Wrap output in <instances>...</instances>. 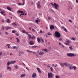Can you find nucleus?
Returning a JSON list of instances; mask_svg holds the SVG:
<instances>
[{
	"mask_svg": "<svg viewBox=\"0 0 78 78\" xmlns=\"http://www.w3.org/2000/svg\"><path fill=\"white\" fill-rule=\"evenodd\" d=\"M55 36L56 37L59 38L61 37V34L59 32L56 31L55 33Z\"/></svg>",
	"mask_w": 78,
	"mask_h": 78,
	"instance_id": "1",
	"label": "nucleus"
},
{
	"mask_svg": "<svg viewBox=\"0 0 78 78\" xmlns=\"http://www.w3.org/2000/svg\"><path fill=\"white\" fill-rule=\"evenodd\" d=\"M22 64L23 66H24V67H25V66H26V65H25V64H24V63H22Z\"/></svg>",
	"mask_w": 78,
	"mask_h": 78,
	"instance_id": "49",
	"label": "nucleus"
},
{
	"mask_svg": "<svg viewBox=\"0 0 78 78\" xmlns=\"http://www.w3.org/2000/svg\"><path fill=\"white\" fill-rule=\"evenodd\" d=\"M18 67H19V66H18V65H15L14 68L15 69H18Z\"/></svg>",
	"mask_w": 78,
	"mask_h": 78,
	"instance_id": "18",
	"label": "nucleus"
},
{
	"mask_svg": "<svg viewBox=\"0 0 78 78\" xmlns=\"http://www.w3.org/2000/svg\"><path fill=\"white\" fill-rule=\"evenodd\" d=\"M76 3H78V0H76Z\"/></svg>",
	"mask_w": 78,
	"mask_h": 78,
	"instance_id": "63",
	"label": "nucleus"
},
{
	"mask_svg": "<svg viewBox=\"0 0 78 78\" xmlns=\"http://www.w3.org/2000/svg\"><path fill=\"white\" fill-rule=\"evenodd\" d=\"M22 33H25V30H22Z\"/></svg>",
	"mask_w": 78,
	"mask_h": 78,
	"instance_id": "42",
	"label": "nucleus"
},
{
	"mask_svg": "<svg viewBox=\"0 0 78 78\" xmlns=\"http://www.w3.org/2000/svg\"><path fill=\"white\" fill-rule=\"evenodd\" d=\"M36 76V74L35 73H34L32 75V77L33 78H34L35 77V76Z\"/></svg>",
	"mask_w": 78,
	"mask_h": 78,
	"instance_id": "11",
	"label": "nucleus"
},
{
	"mask_svg": "<svg viewBox=\"0 0 78 78\" xmlns=\"http://www.w3.org/2000/svg\"><path fill=\"white\" fill-rule=\"evenodd\" d=\"M6 22L7 23H10V20H9V19H8L7 20Z\"/></svg>",
	"mask_w": 78,
	"mask_h": 78,
	"instance_id": "26",
	"label": "nucleus"
},
{
	"mask_svg": "<svg viewBox=\"0 0 78 78\" xmlns=\"http://www.w3.org/2000/svg\"><path fill=\"white\" fill-rule=\"evenodd\" d=\"M2 22L4 23L5 22V20H2Z\"/></svg>",
	"mask_w": 78,
	"mask_h": 78,
	"instance_id": "58",
	"label": "nucleus"
},
{
	"mask_svg": "<svg viewBox=\"0 0 78 78\" xmlns=\"http://www.w3.org/2000/svg\"><path fill=\"white\" fill-rule=\"evenodd\" d=\"M37 41L38 42H39L40 43V42H41V39L39 38V37H37Z\"/></svg>",
	"mask_w": 78,
	"mask_h": 78,
	"instance_id": "15",
	"label": "nucleus"
},
{
	"mask_svg": "<svg viewBox=\"0 0 78 78\" xmlns=\"http://www.w3.org/2000/svg\"><path fill=\"white\" fill-rule=\"evenodd\" d=\"M37 71H38L39 73H41V72L40 70V69H39V68H37Z\"/></svg>",
	"mask_w": 78,
	"mask_h": 78,
	"instance_id": "20",
	"label": "nucleus"
},
{
	"mask_svg": "<svg viewBox=\"0 0 78 78\" xmlns=\"http://www.w3.org/2000/svg\"><path fill=\"white\" fill-rule=\"evenodd\" d=\"M9 29H11V27H8L6 28V30H9Z\"/></svg>",
	"mask_w": 78,
	"mask_h": 78,
	"instance_id": "39",
	"label": "nucleus"
},
{
	"mask_svg": "<svg viewBox=\"0 0 78 78\" xmlns=\"http://www.w3.org/2000/svg\"><path fill=\"white\" fill-rule=\"evenodd\" d=\"M16 39L17 40V43H19L20 42V40H19V38H16Z\"/></svg>",
	"mask_w": 78,
	"mask_h": 78,
	"instance_id": "29",
	"label": "nucleus"
},
{
	"mask_svg": "<svg viewBox=\"0 0 78 78\" xmlns=\"http://www.w3.org/2000/svg\"><path fill=\"white\" fill-rule=\"evenodd\" d=\"M67 56H69V57H72V56H76V55L73 54V53H67Z\"/></svg>",
	"mask_w": 78,
	"mask_h": 78,
	"instance_id": "2",
	"label": "nucleus"
},
{
	"mask_svg": "<svg viewBox=\"0 0 78 78\" xmlns=\"http://www.w3.org/2000/svg\"><path fill=\"white\" fill-rule=\"evenodd\" d=\"M48 20H53V19H51V17H50V16H49L48 18Z\"/></svg>",
	"mask_w": 78,
	"mask_h": 78,
	"instance_id": "31",
	"label": "nucleus"
},
{
	"mask_svg": "<svg viewBox=\"0 0 78 78\" xmlns=\"http://www.w3.org/2000/svg\"><path fill=\"white\" fill-rule=\"evenodd\" d=\"M33 37H31V38L32 39H34V37H35L34 36V35H33Z\"/></svg>",
	"mask_w": 78,
	"mask_h": 78,
	"instance_id": "47",
	"label": "nucleus"
},
{
	"mask_svg": "<svg viewBox=\"0 0 78 78\" xmlns=\"http://www.w3.org/2000/svg\"><path fill=\"white\" fill-rule=\"evenodd\" d=\"M25 34H27V35H28V34H28V32H25Z\"/></svg>",
	"mask_w": 78,
	"mask_h": 78,
	"instance_id": "53",
	"label": "nucleus"
},
{
	"mask_svg": "<svg viewBox=\"0 0 78 78\" xmlns=\"http://www.w3.org/2000/svg\"><path fill=\"white\" fill-rule=\"evenodd\" d=\"M68 66L70 69H73V67H72V65L70 64H69Z\"/></svg>",
	"mask_w": 78,
	"mask_h": 78,
	"instance_id": "13",
	"label": "nucleus"
},
{
	"mask_svg": "<svg viewBox=\"0 0 78 78\" xmlns=\"http://www.w3.org/2000/svg\"><path fill=\"white\" fill-rule=\"evenodd\" d=\"M62 29H63V30H64V31H66V32H67V30L66 28L64 27H62Z\"/></svg>",
	"mask_w": 78,
	"mask_h": 78,
	"instance_id": "10",
	"label": "nucleus"
},
{
	"mask_svg": "<svg viewBox=\"0 0 78 78\" xmlns=\"http://www.w3.org/2000/svg\"><path fill=\"white\" fill-rule=\"evenodd\" d=\"M11 64V62L9 61L7 63V66H9Z\"/></svg>",
	"mask_w": 78,
	"mask_h": 78,
	"instance_id": "17",
	"label": "nucleus"
},
{
	"mask_svg": "<svg viewBox=\"0 0 78 78\" xmlns=\"http://www.w3.org/2000/svg\"><path fill=\"white\" fill-rule=\"evenodd\" d=\"M65 44L66 45H69V44L68 43H65Z\"/></svg>",
	"mask_w": 78,
	"mask_h": 78,
	"instance_id": "38",
	"label": "nucleus"
},
{
	"mask_svg": "<svg viewBox=\"0 0 78 78\" xmlns=\"http://www.w3.org/2000/svg\"><path fill=\"white\" fill-rule=\"evenodd\" d=\"M6 45L8 46V48H11V46H10V45L9 44H7Z\"/></svg>",
	"mask_w": 78,
	"mask_h": 78,
	"instance_id": "28",
	"label": "nucleus"
},
{
	"mask_svg": "<svg viewBox=\"0 0 78 78\" xmlns=\"http://www.w3.org/2000/svg\"><path fill=\"white\" fill-rule=\"evenodd\" d=\"M57 66H58V65H55V66H54L55 67V68H56V67H57Z\"/></svg>",
	"mask_w": 78,
	"mask_h": 78,
	"instance_id": "61",
	"label": "nucleus"
},
{
	"mask_svg": "<svg viewBox=\"0 0 78 78\" xmlns=\"http://www.w3.org/2000/svg\"><path fill=\"white\" fill-rule=\"evenodd\" d=\"M7 70H9V71L11 72V67L10 66H7Z\"/></svg>",
	"mask_w": 78,
	"mask_h": 78,
	"instance_id": "8",
	"label": "nucleus"
},
{
	"mask_svg": "<svg viewBox=\"0 0 78 78\" xmlns=\"http://www.w3.org/2000/svg\"><path fill=\"white\" fill-rule=\"evenodd\" d=\"M52 78V73H48V78Z\"/></svg>",
	"mask_w": 78,
	"mask_h": 78,
	"instance_id": "5",
	"label": "nucleus"
},
{
	"mask_svg": "<svg viewBox=\"0 0 78 78\" xmlns=\"http://www.w3.org/2000/svg\"><path fill=\"white\" fill-rule=\"evenodd\" d=\"M69 22H70L71 23H72V22H73L72 21V20H69Z\"/></svg>",
	"mask_w": 78,
	"mask_h": 78,
	"instance_id": "54",
	"label": "nucleus"
},
{
	"mask_svg": "<svg viewBox=\"0 0 78 78\" xmlns=\"http://www.w3.org/2000/svg\"><path fill=\"white\" fill-rule=\"evenodd\" d=\"M2 30L3 31L4 30V27H2Z\"/></svg>",
	"mask_w": 78,
	"mask_h": 78,
	"instance_id": "64",
	"label": "nucleus"
},
{
	"mask_svg": "<svg viewBox=\"0 0 78 78\" xmlns=\"http://www.w3.org/2000/svg\"><path fill=\"white\" fill-rule=\"evenodd\" d=\"M69 9H72V8L70 6H69Z\"/></svg>",
	"mask_w": 78,
	"mask_h": 78,
	"instance_id": "41",
	"label": "nucleus"
},
{
	"mask_svg": "<svg viewBox=\"0 0 78 78\" xmlns=\"http://www.w3.org/2000/svg\"><path fill=\"white\" fill-rule=\"evenodd\" d=\"M23 3H22V5L23 6V5H25V2H23Z\"/></svg>",
	"mask_w": 78,
	"mask_h": 78,
	"instance_id": "44",
	"label": "nucleus"
},
{
	"mask_svg": "<svg viewBox=\"0 0 78 78\" xmlns=\"http://www.w3.org/2000/svg\"><path fill=\"white\" fill-rule=\"evenodd\" d=\"M50 29L51 30H52V29H54L55 28V27H54V26L52 25H51L50 27Z\"/></svg>",
	"mask_w": 78,
	"mask_h": 78,
	"instance_id": "12",
	"label": "nucleus"
},
{
	"mask_svg": "<svg viewBox=\"0 0 78 78\" xmlns=\"http://www.w3.org/2000/svg\"><path fill=\"white\" fill-rule=\"evenodd\" d=\"M13 49H16V48H17V46H14L13 47Z\"/></svg>",
	"mask_w": 78,
	"mask_h": 78,
	"instance_id": "37",
	"label": "nucleus"
},
{
	"mask_svg": "<svg viewBox=\"0 0 78 78\" xmlns=\"http://www.w3.org/2000/svg\"><path fill=\"white\" fill-rule=\"evenodd\" d=\"M66 42H67V43H71V41H69V40H67V39H66Z\"/></svg>",
	"mask_w": 78,
	"mask_h": 78,
	"instance_id": "23",
	"label": "nucleus"
},
{
	"mask_svg": "<svg viewBox=\"0 0 78 78\" xmlns=\"http://www.w3.org/2000/svg\"><path fill=\"white\" fill-rule=\"evenodd\" d=\"M11 62V64H14V63H16V61H11L10 62Z\"/></svg>",
	"mask_w": 78,
	"mask_h": 78,
	"instance_id": "32",
	"label": "nucleus"
},
{
	"mask_svg": "<svg viewBox=\"0 0 78 78\" xmlns=\"http://www.w3.org/2000/svg\"><path fill=\"white\" fill-rule=\"evenodd\" d=\"M70 40H73V41H75V40H76V39H75V37H72V38H70Z\"/></svg>",
	"mask_w": 78,
	"mask_h": 78,
	"instance_id": "25",
	"label": "nucleus"
},
{
	"mask_svg": "<svg viewBox=\"0 0 78 78\" xmlns=\"http://www.w3.org/2000/svg\"><path fill=\"white\" fill-rule=\"evenodd\" d=\"M2 74H0V78H2Z\"/></svg>",
	"mask_w": 78,
	"mask_h": 78,
	"instance_id": "51",
	"label": "nucleus"
},
{
	"mask_svg": "<svg viewBox=\"0 0 78 78\" xmlns=\"http://www.w3.org/2000/svg\"><path fill=\"white\" fill-rule=\"evenodd\" d=\"M32 31H34H34H35V30L34 29H33L32 30Z\"/></svg>",
	"mask_w": 78,
	"mask_h": 78,
	"instance_id": "59",
	"label": "nucleus"
},
{
	"mask_svg": "<svg viewBox=\"0 0 78 78\" xmlns=\"http://www.w3.org/2000/svg\"><path fill=\"white\" fill-rule=\"evenodd\" d=\"M69 48L70 49V50H73V48H72V47H69Z\"/></svg>",
	"mask_w": 78,
	"mask_h": 78,
	"instance_id": "45",
	"label": "nucleus"
},
{
	"mask_svg": "<svg viewBox=\"0 0 78 78\" xmlns=\"http://www.w3.org/2000/svg\"><path fill=\"white\" fill-rule=\"evenodd\" d=\"M44 52H40V53H39V55H44Z\"/></svg>",
	"mask_w": 78,
	"mask_h": 78,
	"instance_id": "24",
	"label": "nucleus"
},
{
	"mask_svg": "<svg viewBox=\"0 0 78 78\" xmlns=\"http://www.w3.org/2000/svg\"><path fill=\"white\" fill-rule=\"evenodd\" d=\"M0 13L1 14H2V15H3V16H5V14H5V12L4 11L1 12H0Z\"/></svg>",
	"mask_w": 78,
	"mask_h": 78,
	"instance_id": "14",
	"label": "nucleus"
},
{
	"mask_svg": "<svg viewBox=\"0 0 78 78\" xmlns=\"http://www.w3.org/2000/svg\"><path fill=\"white\" fill-rule=\"evenodd\" d=\"M18 5H22V4L21 3H19L18 4Z\"/></svg>",
	"mask_w": 78,
	"mask_h": 78,
	"instance_id": "52",
	"label": "nucleus"
},
{
	"mask_svg": "<svg viewBox=\"0 0 78 78\" xmlns=\"http://www.w3.org/2000/svg\"><path fill=\"white\" fill-rule=\"evenodd\" d=\"M15 35L16 36H19V34H17V33H16L15 34Z\"/></svg>",
	"mask_w": 78,
	"mask_h": 78,
	"instance_id": "40",
	"label": "nucleus"
},
{
	"mask_svg": "<svg viewBox=\"0 0 78 78\" xmlns=\"http://www.w3.org/2000/svg\"><path fill=\"white\" fill-rule=\"evenodd\" d=\"M37 5L38 8H41V6L40 5V2H38L37 3Z\"/></svg>",
	"mask_w": 78,
	"mask_h": 78,
	"instance_id": "6",
	"label": "nucleus"
},
{
	"mask_svg": "<svg viewBox=\"0 0 78 78\" xmlns=\"http://www.w3.org/2000/svg\"><path fill=\"white\" fill-rule=\"evenodd\" d=\"M54 8L58 10V8H59V5L56 4V3H54Z\"/></svg>",
	"mask_w": 78,
	"mask_h": 78,
	"instance_id": "3",
	"label": "nucleus"
},
{
	"mask_svg": "<svg viewBox=\"0 0 78 78\" xmlns=\"http://www.w3.org/2000/svg\"><path fill=\"white\" fill-rule=\"evenodd\" d=\"M27 36H28V37L29 38V39H31V35L29 34Z\"/></svg>",
	"mask_w": 78,
	"mask_h": 78,
	"instance_id": "30",
	"label": "nucleus"
},
{
	"mask_svg": "<svg viewBox=\"0 0 78 78\" xmlns=\"http://www.w3.org/2000/svg\"><path fill=\"white\" fill-rule=\"evenodd\" d=\"M2 55V52H0V56H1Z\"/></svg>",
	"mask_w": 78,
	"mask_h": 78,
	"instance_id": "60",
	"label": "nucleus"
},
{
	"mask_svg": "<svg viewBox=\"0 0 78 78\" xmlns=\"http://www.w3.org/2000/svg\"><path fill=\"white\" fill-rule=\"evenodd\" d=\"M60 76L58 75H56L55 76V78H60Z\"/></svg>",
	"mask_w": 78,
	"mask_h": 78,
	"instance_id": "35",
	"label": "nucleus"
},
{
	"mask_svg": "<svg viewBox=\"0 0 78 78\" xmlns=\"http://www.w3.org/2000/svg\"><path fill=\"white\" fill-rule=\"evenodd\" d=\"M64 65L65 66H66V67H67L69 64H68V63H67V62H66L64 63Z\"/></svg>",
	"mask_w": 78,
	"mask_h": 78,
	"instance_id": "21",
	"label": "nucleus"
},
{
	"mask_svg": "<svg viewBox=\"0 0 78 78\" xmlns=\"http://www.w3.org/2000/svg\"><path fill=\"white\" fill-rule=\"evenodd\" d=\"M43 33V32H42V30H41L40 31V33Z\"/></svg>",
	"mask_w": 78,
	"mask_h": 78,
	"instance_id": "62",
	"label": "nucleus"
},
{
	"mask_svg": "<svg viewBox=\"0 0 78 78\" xmlns=\"http://www.w3.org/2000/svg\"><path fill=\"white\" fill-rule=\"evenodd\" d=\"M17 12L18 14L19 13V12H21V13H22V14H20V16H21L22 15H26L27 14L25 13V12H23V11H19V10H18L17 11Z\"/></svg>",
	"mask_w": 78,
	"mask_h": 78,
	"instance_id": "4",
	"label": "nucleus"
},
{
	"mask_svg": "<svg viewBox=\"0 0 78 78\" xmlns=\"http://www.w3.org/2000/svg\"><path fill=\"white\" fill-rule=\"evenodd\" d=\"M42 51H43V50H44V51H48L47 50V49H44V50H41Z\"/></svg>",
	"mask_w": 78,
	"mask_h": 78,
	"instance_id": "36",
	"label": "nucleus"
},
{
	"mask_svg": "<svg viewBox=\"0 0 78 78\" xmlns=\"http://www.w3.org/2000/svg\"><path fill=\"white\" fill-rule=\"evenodd\" d=\"M59 45H62V47H64V45H63L60 42L59 43Z\"/></svg>",
	"mask_w": 78,
	"mask_h": 78,
	"instance_id": "33",
	"label": "nucleus"
},
{
	"mask_svg": "<svg viewBox=\"0 0 78 78\" xmlns=\"http://www.w3.org/2000/svg\"><path fill=\"white\" fill-rule=\"evenodd\" d=\"M50 4L51 5H52V6H54V4H53V3H51Z\"/></svg>",
	"mask_w": 78,
	"mask_h": 78,
	"instance_id": "56",
	"label": "nucleus"
},
{
	"mask_svg": "<svg viewBox=\"0 0 78 78\" xmlns=\"http://www.w3.org/2000/svg\"><path fill=\"white\" fill-rule=\"evenodd\" d=\"M60 64L61 66V67H63L64 66V64L63 63H60Z\"/></svg>",
	"mask_w": 78,
	"mask_h": 78,
	"instance_id": "19",
	"label": "nucleus"
},
{
	"mask_svg": "<svg viewBox=\"0 0 78 78\" xmlns=\"http://www.w3.org/2000/svg\"><path fill=\"white\" fill-rule=\"evenodd\" d=\"M12 25H14L15 26H16V25H17V24H16V23H12Z\"/></svg>",
	"mask_w": 78,
	"mask_h": 78,
	"instance_id": "34",
	"label": "nucleus"
},
{
	"mask_svg": "<svg viewBox=\"0 0 78 78\" xmlns=\"http://www.w3.org/2000/svg\"><path fill=\"white\" fill-rule=\"evenodd\" d=\"M39 20H36L35 21L36 23H38V22Z\"/></svg>",
	"mask_w": 78,
	"mask_h": 78,
	"instance_id": "46",
	"label": "nucleus"
},
{
	"mask_svg": "<svg viewBox=\"0 0 78 78\" xmlns=\"http://www.w3.org/2000/svg\"><path fill=\"white\" fill-rule=\"evenodd\" d=\"M19 56H21V55H23L24 53V52L21 51H19Z\"/></svg>",
	"mask_w": 78,
	"mask_h": 78,
	"instance_id": "9",
	"label": "nucleus"
},
{
	"mask_svg": "<svg viewBox=\"0 0 78 78\" xmlns=\"http://www.w3.org/2000/svg\"><path fill=\"white\" fill-rule=\"evenodd\" d=\"M27 52H28V53H30V51L28 50H27Z\"/></svg>",
	"mask_w": 78,
	"mask_h": 78,
	"instance_id": "57",
	"label": "nucleus"
},
{
	"mask_svg": "<svg viewBox=\"0 0 78 78\" xmlns=\"http://www.w3.org/2000/svg\"><path fill=\"white\" fill-rule=\"evenodd\" d=\"M73 69L74 70H75L76 69V66H73Z\"/></svg>",
	"mask_w": 78,
	"mask_h": 78,
	"instance_id": "27",
	"label": "nucleus"
},
{
	"mask_svg": "<svg viewBox=\"0 0 78 78\" xmlns=\"http://www.w3.org/2000/svg\"><path fill=\"white\" fill-rule=\"evenodd\" d=\"M36 47H38L37 46H32V48H36Z\"/></svg>",
	"mask_w": 78,
	"mask_h": 78,
	"instance_id": "48",
	"label": "nucleus"
},
{
	"mask_svg": "<svg viewBox=\"0 0 78 78\" xmlns=\"http://www.w3.org/2000/svg\"><path fill=\"white\" fill-rule=\"evenodd\" d=\"M7 9H8V10H9V11H11V8L7 6Z\"/></svg>",
	"mask_w": 78,
	"mask_h": 78,
	"instance_id": "22",
	"label": "nucleus"
},
{
	"mask_svg": "<svg viewBox=\"0 0 78 78\" xmlns=\"http://www.w3.org/2000/svg\"><path fill=\"white\" fill-rule=\"evenodd\" d=\"M15 31H15V30H12V33H15Z\"/></svg>",
	"mask_w": 78,
	"mask_h": 78,
	"instance_id": "50",
	"label": "nucleus"
},
{
	"mask_svg": "<svg viewBox=\"0 0 78 78\" xmlns=\"http://www.w3.org/2000/svg\"><path fill=\"white\" fill-rule=\"evenodd\" d=\"M50 69L51 72H53V68L51 67L50 68Z\"/></svg>",
	"mask_w": 78,
	"mask_h": 78,
	"instance_id": "43",
	"label": "nucleus"
},
{
	"mask_svg": "<svg viewBox=\"0 0 78 78\" xmlns=\"http://www.w3.org/2000/svg\"><path fill=\"white\" fill-rule=\"evenodd\" d=\"M48 34L49 35H51V34L50 33V32H48Z\"/></svg>",
	"mask_w": 78,
	"mask_h": 78,
	"instance_id": "55",
	"label": "nucleus"
},
{
	"mask_svg": "<svg viewBox=\"0 0 78 78\" xmlns=\"http://www.w3.org/2000/svg\"><path fill=\"white\" fill-rule=\"evenodd\" d=\"M25 74H23L21 75L20 76V77L21 78H23V77H25Z\"/></svg>",
	"mask_w": 78,
	"mask_h": 78,
	"instance_id": "16",
	"label": "nucleus"
},
{
	"mask_svg": "<svg viewBox=\"0 0 78 78\" xmlns=\"http://www.w3.org/2000/svg\"><path fill=\"white\" fill-rule=\"evenodd\" d=\"M29 44L30 45H33L34 44V43L33 41H30L29 42Z\"/></svg>",
	"mask_w": 78,
	"mask_h": 78,
	"instance_id": "7",
	"label": "nucleus"
}]
</instances>
